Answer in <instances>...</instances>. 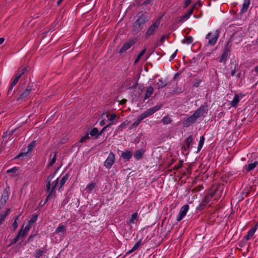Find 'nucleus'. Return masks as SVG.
I'll return each instance as SVG.
<instances>
[{
  "mask_svg": "<svg viewBox=\"0 0 258 258\" xmlns=\"http://www.w3.org/2000/svg\"><path fill=\"white\" fill-rule=\"evenodd\" d=\"M144 150L143 149H140L137 150L135 154H134V157L136 159H140L143 154H144Z\"/></svg>",
  "mask_w": 258,
  "mask_h": 258,
  "instance_id": "obj_20",
  "label": "nucleus"
},
{
  "mask_svg": "<svg viewBox=\"0 0 258 258\" xmlns=\"http://www.w3.org/2000/svg\"><path fill=\"white\" fill-rule=\"evenodd\" d=\"M213 197V194H209L206 195L204 198V202L206 203H208L210 200L212 199Z\"/></svg>",
  "mask_w": 258,
  "mask_h": 258,
  "instance_id": "obj_35",
  "label": "nucleus"
},
{
  "mask_svg": "<svg viewBox=\"0 0 258 258\" xmlns=\"http://www.w3.org/2000/svg\"><path fill=\"white\" fill-rule=\"evenodd\" d=\"M116 116L115 113H112L110 116H109L108 114L106 115V117L108 118V120L110 121L115 120Z\"/></svg>",
  "mask_w": 258,
  "mask_h": 258,
  "instance_id": "obj_41",
  "label": "nucleus"
},
{
  "mask_svg": "<svg viewBox=\"0 0 258 258\" xmlns=\"http://www.w3.org/2000/svg\"><path fill=\"white\" fill-rule=\"evenodd\" d=\"M121 156L123 159L129 160L132 157V153L129 151H126L125 152H122Z\"/></svg>",
  "mask_w": 258,
  "mask_h": 258,
  "instance_id": "obj_21",
  "label": "nucleus"
},
{
  "mask_svg": "<svg viewBox=\"0 0 258 258\" xmlns=\"http://www.w3.org/2000/svg\"><path fill=\"white\" fill-rule=\"evenodd\" d=\"M54 176V175H50L47 178L46 186L47 190L49 191L47 200H50L54 197V190L57 188H60L64 184L69 177V174L68 173L66 174L60 179L59 178H56L51 184V182Z\"/></svg>",
  "mask_w": 258,
  "mask_h": 258,
  "instance_id": "obj_1",
  "label": "nucleus"
},
{
  "mask_svg": "<svg viewBox=\"0 0 258 258\" xmlns=\"http://www.w3.org/2000/svg\"><path fill=\"white\" fill-rule=\"evenodd\" d=\"M19 79L17 78L16 77H15V79H14L13 81V83L10 87V88H9V90L8 91L9 92H10L12 90L13 87L16 85V84L18 83V81H19Z\"/></svg>",
  "mask_w": 258,
  "mask_h": 258,
  "instance_id": "obj_34",
  "label": "nucleus"
},
{
  "mask_svg": "<svg viewBox=\"0 0 258 258\" xmlns=\"http://www.w3.org/2000/svg\"><path fill=\"white\" fill-rule=\"evenodd\" d=\"M104 120H101L100 122H99V124L100 125H103L104 124Z\"/></svg>",
  "mask_w": 258,
  "mask_h": 258,
  "instance_id": "obj_55",
  "label": "nucleus"
},
{
  "mask_svg": "<svg viewBox=\"0 0 258 258\" xmlns=\"http://www.w3.org/2000/svg\"><path fill=\"white\" fill-rule=\"evenodd\" d=\"M228 57V52L227 51H225L222 55L220 58V62H225Z\"/></svg>",
  "mask_w": 258,
  "mask_h": 258,
  "instance_id": "obj_30",
  "label": "nucleus"
},
{
  "mask_svg": "<svg viewBox=\"0 0 258 258\" xmlns=\"http://www.w3.org/2000/svg\"><path fill=\"white\" fill-rule=\"evenodd\" d=\"M250 4V0H244V2L242 4V8L241 10V12L242 13L245 12L249 6Z\"/></svg>",
  "mask_w": 258,
  "mask_h": 258,
  "instance_id": "obj_17",
  "label": "nucleus"
},
{
  "mask_svg": "<svg viewBox=\"0 0 258 258\" xmlns=\"http://www.w3.org/2000/svg\"><path fill=\"white\" fill-rule=\"evenodd\" d=\"M90 139V137L89 136V134H86L84 136L82 137L80 141V143H83L84 142H85L87 140H89Z\"/></svg>",
  "mask_w": 258,
  "mask_h": 258,
  "instance_id": "obj_38",
  "label": "nucleus"
},
{
  "mask_svg": "<svg viewBox=\"0 0 258 258\" xmlns=\"http://www.w3.org/2000/svg\"><path fill=\"white\" fill-rule=\"evenodd\" d=\"M96 184L94 182L90 183L86 187V189L89 192H91L95 187Z\"/></svg>",
  "mask_w": 258,
  "mask_h": 258,
  "instance_id": "obj_29",
  "label": "nucleus"
},
{
  "mask_svg": "<svg viewBox=\"0 0 258 258\" xmlns=\"http://www.w3.org/2000/svg\"><path fill=\"white\" fill-rule=\"evenodd\" d=\"M30 228H31V226L30 225H29L28 224H27L23 229H22V228H21V230L20 231H22L21 236H22L23 237H25L26 236L27 234L28 233V232H29V231L30 230Z\"/></svg>",
  "mask_w": 258,
  "mask_h": 258,
  "instance_id": "obj_18",
  "label": "nucleus"
},
{
  "mask_svg": "<svg viewBox=\"0 0 258 258\" xmlns=\"http://www.w3.org/2000/svg\"><path fill=\"white\" fill-rule=\"evenodd\" d=\"M197 5V4H195L194 6L192 7V8L189 10V11L187 12L188 15L190 16L192 15V14L193 13L194 9L196 7Z\"/></svg>",
  "mask_w": 258,
  "mask_h": 258,
  "instance_id": "obj_46",
  "label": "nucleus"
},
{
  "mask_svg": "<svg viewBox=\"0 0 258 258\" xmlns=\"http://www.w3.org/2000/svg\"><path fill=\"white\" fill-rule=\"evenodd\" d=\"M10 209H7L5 212L2 213L0 215V225L5 221V218L10 213Z\"/></svg>",
  "mask_w": 258,
  "mask_h": 258,
  "instance_id": "obj_19",
  "label": "nucleus"
},
{
  "mask_svg": "<svg viewBox=\"0 0 258 258\" xmlns=\"http://www.w3.org/2000/svg\"><path fill=\"white\" fill-rule=\"evenodd\" d=\"M35 141H33L26 148L27 151L26 152L25 151V152L21 153L16 157V158H19L22 156H27L28 154L32 152V151L33 148L35 147Z\"/></svg>",
  "mask_w": 258,
  "mask_h": 258,
  "instance_id": "obj_7",
  "label": "nucleus"
},
{
  "mask_svg": "<svg viewBox=\"0 0 258 258\" xmlns=\"http://www.w3.org/2000/svg\"><path fill=\"white\" fill-rule=\"evenodd\" d=\"M15 169H16V168H13V169H11L8 170V172H11L12 171H13V170H15Z\"/></svg>",
  "mask_w": 258,
  "mask_h": 258,
  "instance_id": "obj_59",
  "label": "nucleus"
},
{
  "mask_svg": "<svg viewBox=\"0 0 258 258\" xmlns=\"http://www.w3.org/2000/svg\"><path fill=\"white\" fill-rule=\"evenodd\" d=\"M176 52H177V50L176 51H175L171 56H170V59H173L176 55Z\"/></svg>",
  "mask_w": 258,
  "mask_h": 258,
  "instance_id": "obj_51",
  "label": "nucleus"
},
{
  "mask_svg": "<svg viewBox=\"0 0 258 258\" xmlns=\"http://www.w3.org/2000/svg\"><path fill=\"white\" fill-rule=\"evenodd\" d=\"M50 157H52L49 163V166H52L56 161V154L55 153H52L50 154Z\"/></svg>",
  "mask_w": 258,
  "mask_h": 258,
  "instance_id": "obj_27",
  "label": "nucleus"
},
{
  "mask_svg": "<svg viewBox=\"0 0 258 258\" xmlns=\"http://www.w3.org/2000/svg\"><path fill=\"white\" fill-rule=\"evenodd\" d=\"M161 107V105H156L154 107L150 108L146 111L148 112V113L151 116L152 114H153L155 112L159 110L160 109Z\"/></svg>",
  "mask_w": 258,
  "mask_h": 258,
  "instance_id": "obj_15",
  "label": "nucleus"
},
{
  "mask_svg": "<svg viewBox=\"0 0 258 258\" xmlns=\"http://www.w3.org/2000/svg\"><path fill=\"white\" fill-rule=\"evenodd\" d=\"M26 71V68H22V69L19 70L18 73H20L21 75H23L25 72Z\"/></svg>",
  "mask_w": 258,
  "mask_h": 258,
  "instance_id": "obj_49",
  "label": "nucleus"
},
{
  "mask_svg": "<svg viewBox=\"0 0 258 258\" xmlns=\"http://www.w3.org/2000/svg\"><path fill=\"white\" fill-rule=\"evenodd\" d=\"M154 92V88L152 86H150L148 87L147 92L145 94V99H147L149 98L151 95Z\"/></svg>",
  "mask_w": 258,
  "mask_h": 258,
  "instance_id": "obj_22",
  "label": "nucleus"
},
{
  "mask_svg": "<svg viewBox=\"0 0 258 258\" xmlns=\"http://www.w3.org/2000/svg\"><path fill=\"white\" fill-rule=\"evenodd\" d=\"M190 15H188V14L187 13L181 17V20L182 21H185L187 20L190 17Z\"/></svg>",
  "mask_w": 258,
  "mask_h": 258,
  "instance_id": "obj_44",
  "label": "nucleus"
},
{
  "mask_svg": "<svg viewBox=\"0 0 258 258\" xmlns=\"http://www.w3.org/2000/svg\"><path fill=\"white\" fill-rule=\"evenodd\" d=\"M62 1H63V0H58V1H57V5H60V3H61V2H62Z\"/></svg>",
  "mask_w": 258,
  "mask_h": 258,
  "instance_id": "obj_58",
  "label": "nucleus"
},
{
  "mask_svg": "<svg viewBox=\"0 0 258 258\" xmlns=\"http://www.w3.org/2000/svg\"><path fill=\"white\" fill-rule=\"evenodd\" d=\"M19 216H18L16 218L13 223L12 227L14 230H16L18 227V221H19Z\"/></svg>",
  "mask_w": 258,
  "mask_h": 258,
  "instance_id": "obj_37",
  "label": "nucleus"
},
{
  "mask_svg": "<svg viewBox=\"0 0 258 258\" xmlns=\"http://www.w3.org/2000/svg\"><path fill=\"white\" fill-rule=\"evenodd\" d=\"M143 120L142 118L139 116L136 121H135L132 125L131 128L133 129L134 128L136 127L139 125L140 122Z\"/></svg>",
  "mask_w": 258,
  "mask_h": 258,
  "instance_id": "obj_26",
  "label": "nucleus"
},
{
  "mask_svg": "<svg viewBox=\"0 0 258 258\" xmlns=\"http://www.w3.org/2000/svg\"><path fill=\"white\" fill-rule=\"evenodd\" d=\"M135 41L133 40L124 43L122 46L121 47V48H120V49L119 50V52L121 53L125 52L127 49L130 48L131 46L135 44Z\"/></svg>",
  "mask_w": 258,
  "mask_h": 258,
  "instance_id": "obj_10",
  "label": "nucleus"
},
{
  "mask_svg": "<svg viewBox=\"0 0 258 258\" xmlns=\"http://www.w3.org/2000/svg\"><path fill=\"white\" fill-rule=\"evenodd\" d=\"M160 24V20L159 19L155 20L147 30L146 32V36L149 37L153 34L155 31V30L159 27Z\"/></svg>",
  "mask_w": 258,
  "mask_h": 258,
  "instance_id": "obj_4",
  "label": "nucleus"
},
{
  "mask_svg": "<svg viewBox=\"0 0 258 258\" xmlns=\"http://www.w3.org/2000/svg\"><path fill=\"white\" fill-rule=\"evenodd\" d=\"M243 95L242 94H236L233 100L231 101V105L232 107H236L240 100L243 98Z\"/></svg>",
  "mask_w": 258,
  "mask_h": 258,
  "instance_id": "obj_9",
  "label": "nucleus"
},
{
  "mask_svg": "<svg viewBox=\"0 0 258 258\" xmlns=\"http://www.w3.org/2000/svg\"><path fill=\"white\" fill-rule=\"evenodd\" d=\"M111 125V123H109L108 124H107V125H106L105 127H104L102 130L101 131H100V133H99V135H101L102 134V133L106 129V128H107L108 127L110 126V125Z\"/></svg>",
  "mask_w": 258,
  "mask_h": 258,
  "instance_id": "obj_47",
  "label": "nucleus"
},
{
  "mask_svg": "<svg viewBox=\"0 0 258 258\" xmlns=\"http://www.w3.org/2000/svg\"><path fill=\"white\" fill-rule=\"evenodd\" d=\"M129 122L128 121H124L121 125V127H124L125 126L127 125L128 124Z\"/></svg>",
  "mask_w": 258,
  "mask_h": 258,
  "instance_id": "obj_50",
  "label": "nucleus"
},
{
  "mask_svg": "<svg viewBox=\"0 0 258 258\" xmlns=\"http://www.w3.org/2000/svg\"><path fill=\"white\" fill-rule=\"evenodd\" d=\"M4 41V38H0V45L2 44Z\"/></svg>",
  "mask_w": 258,
  "mask_h": 258,
  "instance_id": "obj_54",
  "label": "nucleus"
},
{
  "mask_svg": "<svg viewBox=\"0 0 258 258\" xmlns=\"http://www.w3.org/2000/svg\"><path fill=\"white\" fill-rule=\"evenodd\" d=\"M193 41V39L191 37H188L186 38L185 39L183 40V43H185L186 44H189L191 43Z\"/></svg>",
  "mask_w": 258,
  "mask_h": 258,
  "instance_id": "obj_39",
  "label": "nucleus"
},
{
  "mask_svg": "<svg viewBox=\"0 0 258 258\" xmlns=\"http://www.w3.org/2000/svg\"><path fill=\"white\" fill-rule=\"evenodd\" d=\"M205 113V109L204 107H201L197 109L194 113V115L195 116L196 119L202 117Z\"/></svg>",
  "mask_w": 258,
  "mask_h": 258,
  "instance_id": "obj_13",
  "label": "nucleus"
},
{
  "mask_svg": "<svg viewBox=\"0 0 258 258\" xmlns=\"http://www.w3.org/2000/svg\"><path fill=\"white\" fill-rule=\"evenodd\" d=\"M37 219V215H33V217L29 220L28 224L29 225L31 226V225L35 222Z\"/></svg>",
  "mask_w": 258,
  "mask_h": 258,
  "instance_id": "obj_32",
  "label": "nucleus"
},
{
  "mask_svg": "<svg viewBox=\"0 0 258 258\" xmlns=\"http://www.w3.org/2000/svg\"><path fill=\"white\" fill-rule=\"evenodd\" d=\"M66 229V226L62 224V223H61L59 224L58 226L57 227V228L55 230V232L57 233H59L60 232H64Z\"/></svg>",
  "mask_w": 258,
  "mask_h": 258,
  "instance_id": "obj_23",
  "label": "nucleus"
},
{
  "mask_svg": "<svg viewBox=\"0 0 258 258\" xmlns=\"http://www.w3.org/2000/svg\"><path fill=\"white\" fill-rule=\"evenodd\" d=\"M219 36V32L218 30L214 32L209 33L206 37V39L208 40V44L211 45H214L217 42Z\"/></svg>",
  "mask_w": 258,
  "mask_h": 258,
  "instance_id": "obj_3",
  "label": "nucleus"
},
{
  "mask_svg": "<svg viewBox=\"0 0 258 258\" xmlns=\"http://www.w3.org/2000/svg\"><path fill=\"white\" fill-rule=\"evenodd\" d=\"M55 258H57V257H55Z\"/></svg>",
  "mask_w": 258,
  "mask_h": 258,
  "instance_id": "obj_60",
  "label": "nucleus"
},
{
  "mask_svg": "<svg viewBox=\"0 0 258 258\" xmlns=\"http://www.w3.org/2000/svg\"><path fill=\"white\" fill-rule=\"evenodd\" d=\"M21 232L22 231H20L17 236L16 237H15L11 242L10 244V245H13L15 243H16L18 240V239H19V237L20 236H21Z\"/></svg>",
  "mask_w": 258,
  "mask_h": 258,
  "instance_id": "obj_33",
  "label": "nucleus"
},
{
  "mask_svg": "<svg viewBox=\"0 0 258 258\" xmlns=\"http://www.w3.org/2000/svg\"><path fill=\"white\" fill-rule=\"evenodd\" d=\"M115 162V155L110 152L104 163V166L108 169L111 168Z\"/></svg>",
  "mask_w": 258,
  "mask_h": 258,
  "instance_id": "obj_5",
  "label": "nucleus"
},
{
  "mask_svg": "<svg viewBox=\"0 0 258 258\" xmlns=\"http://www.w3.org/2000/svg\"><path fill=\"white\" fill-rule=\"evenodd\" d=\"M191 0H185L184 2V8H186L190 4Z\"/></svg>",
  "mask_w": 258,
  "mask_h": 258,
  "instance_id": "obj_48",
  "label": "nucleus"
},
{
  "mask_svg": "<svg viewBox=\"0 0 258 258\" xmlns=\"http://www.w3.org/2000/svg\"><path fill=\"white\" fill-rule=\"evenodd\" d=\"M43 253V251L41 250H37L35 254V256L37 258L40 257Z\"/></svg>",
  "mask_w": 258,
  "mask_h": 258,
  "instance_id": "obj_40",
  "label": "nucleus"
},
{
  "mask_svg": "<svg viewBox=\"0 0 258 258\" xmlns=\"http://www.w3.org/2000/svg\"><path fill=\"white\" fill-rule=\"evenodd\" d=\"M90 135L92 137H95V138L97 139L98 136V135H99L98 130L97 128H96V127L93 128L90 131Z\"/></svg>",
  "mask_w": 258,
  "mask_h": 258,
  "instance_id": "obj_25",
  "label": "nucleus"
},
{
  "mask_svg": "<svg viewBox=\"0 0 258 258\" xmlns=\"http://www.w3.org/2000/svg\"><path fill=\"white\" fill-rule=\"evenodd\" d=\"M192 138L191 136H189L186 140V145L187 147H188L190 144V143L192 142Z\"/></svg>",
  "mask_w": 258,
  "mask_h": 258,
  "instance_id": "obj_45",
  "label": "nucleus"
},
{
  "mask_svg": "<svg viewBox=\"0 0 258 258\" xmlns=\"http://www.w3.org/2000/svg\"><path fill=\"white\" fill-rule=\"evenodd\" d=\"M171 120L170 119L169 117H164L162 119V122L164 124H168L170 122Z\"/></svg>",
  "mask_w": 258,
  "mask_h": 258,
  "instance_id": "obj_43",
  "label": "nucleus"
},
{
  "mask_svg": "<svg viewBox=\"0 0 258 258\" xmlns=\"http://www.w3.org/2000/svg\"><path fill=\"white\" fill-rule=\"evenodd\" d=\"M148 21V16L146 13L141 14L138 19L135 21L134 28L135 30L141 29L144 25Z\"/></svg>",
  "mask_w": 258,
  "mask_h": 258,
  "instance_id": "obj_2",
  "label": "nucleus"
},
{
  "mask_svg": "<svg viewBox=\"0 0 258 258\" xmlns=\"http://www.w3.org/2000/svg\"><path fill=\"white\" fill-rule=\"evenodd\" d=\"M33 236L31 235V236L29 237V238H28V241H31V240H32V238H33Z\"/></svg>",
  "mask_w": 258,
  "mask_h": 258,
  "instance_id": "obj_57",
  "label": "nucleus"
},
{
  "mask_svg": "<svg viewBox=\"0 0 258 258\" xmlns=\"http://www.w3.org/2000/svg\"><path fill=\"white\" fill-rule=\"evenodd\" d=\"M235 74V70H232L231 73V76H233Z\"/></svg>",
  "mask_w": 258,
  "mask_h": 258,
  "instance_id": "obj_53",
  "label": "nucleus"
},
{
  "mask_svg": "<svg viewBox=\"0 0 258 258\" xmlns=\"http://www.w3.org/2000/svg\"><path fill=\"white\" fill-rule=\"evenodd\" d=\"M22 75H21L20 73L18 72L16 77L19 79L22 77Z\"/></svg>",
  "mask_w": 258,
  "mask_h": 258,
  "instance_id": "obj_52",
  "label": "nucleus"
},
{
  "mask_svg": "<svg viewBox=\"0 0 258 258\" xmlns=\"http://www.w3.org/2000/svg\"><path fill=\"white\" fill-rule=\"evenodd\" d=\"M9 199V194L7 191H4L0 199V207H3Z\"/></svg>",
  "mask_w": 258,
  "mask_h": 258,
  "instance_id": "obj_12",
  "label": "nucleus"
},
{
  "mask_svg": "<svg viewBox=\"0 0 258 258\" xmlns=\"http://www.w3.org/2000/svg\"><path fill=\"white\" fill-rule=\"evenodd\" d=\"M257 228L258 223H256L253 227H252L248 230V231L247 233V234L244 236V238L245 239V240H248L250 239L252 237L253 235L255 233Z\"/></svg>",
  "mask_w": 258,
  "mask_h": 258,
  "instance_id": "obj_8",
  "label": "nucleus"
},
{
  "mask_svg": "<svg viewBox=\"0 0 258 258\" xmlns=\"http://www.w3.org/2000/svg\"><path fill=\"white\" fill-rule=\"evenodd\" d=\"M204 141H205V138L204 137V136H202L200 138V140L199 145H198V151H200L201 150V149L202 148L204 143Z\"/></svg>",
  "mask_w": 258,
  "mask_h": 258,
  "instance_id": "obj_28",
  "label": "nucleus"
},
{
  "mask_svg": "<svg viewBox=\"0 0 258 258\" xmlns=\"http://www.w3.org/2000/svg\"><path fill=\"white\" fill-rule=\"evenodd\" d=\"M138 214L137 213H134L132 215L131 218L130 220V223H134L135 220L137 219Z\"/></svg>",
  "mask_w": 258,
  "mask_h": 258,
  "instance_id": "obj_36",
  "label": "nucleus"
},
{
  "mask_svg": "<svg viewBox=\"0 0 258 258\" xmlns=\"http://www.w3.org/2000/svg\"><path fill=\"white\" fill-rule=\"evenodd\" d=\"M255 71L258 73V65L255 67Z\"/></svg>",
  "mask_w": 258,
  "mask_h": 258,
  "instance_id": "obj_56",
  "label": "nucleus"
},
{
  "mask_svg": "<svg viewBox=\"0 0 258 258\" xmlns=\"http://www.w3.org/2000/svg\"><path fill=\"white\" fill-rule=\"evenodd\" d=\"M146 51V48L143 49L142 51L137 55L136 58L135 60V64H137L139 60L141 59L143 55L145 54V52Z\"/></svg>",
  "mask_w": 258,
  "mask_h": 258,
  "instance_id": "obj_24",
  "label": "nucleus"
},
{
  "mask_svg": "<svg viewBox=\"0 0 258 258\" xmlns=\"http://www.w3.org/2000/svg\"><path fill=\"white\" fill-rule=\"evenodd\" d=\"M140 116L143 120L145 118H146V117L150 116V115L148 113V112L147 111H146L144 112L143 113H142Z\"/></svg>",
  "mask_w": 258,
  "mask_h": 258,
  "instance_id": "obj_42",
  "label": "nucleus"
},
{
  "mask_svg": "<svg viewBox=\"0 0 258 258\" xmlns=\"http://www.w3.org/2000/svg\"><path fill=\"white\" fill-rule=\"evenodd\" d=\"M32 90V87L30 86H28L26 89L21 94V98H25L27 97Z\"/></svg>",
  "mask_w": 258,
  "mask_h": 258,
  "instance_id": "obj_16",
  "label": "nucleus"
},
{
  "mask_svg": "<svg viewBox=\"0 0 258 258\" xmlns=\"http://www.w3.org/2000/svg\"><path fill=\"white\" fill-rule=\"evenodd\" d=\"M140 245V241L137 242L134 245V246L133 247V248L127 252V253H131L135 251L139 248Z\"/></svg>",
  "mask_w": 258,
  "mask_h": 258,
  "instance_id": "obj_31",
  "label": "nucleus"
},
{
  "mask_svg": "<svg viewBox=\"0 0 258 258\" xmlns=\"http://www.w3.org/2000/svg\"><path fill=\"white\" fill-rule=\"evenodd\" d=\"M257 165H258V162L255 161L253 163H251L248 164L247 165H245L244 166V169L247 172H250V171L254 169Z\"/></svg>",
  "mask_w": 258,
  "mask_h": 258,
  "instance_id": "obj_14",
  "label": "nucleus"
},
{
  "mask_svg": "<svg viewBox=\"0 0 258 258\" xmlns=\"http://www.w3.org/2000/svg\"><path fill=\"white\" fill-rule=\"evenodd\" d=\"M196 118H195L194 114L191 116L188 117L183 122L184 126H189L190 124H193L196 120Z\"/></svg>",
  "mask_w": 258,
  "mask_h": 258,
  "instance_id": "obj_11",
  "label": "nucleus"
},
{
  "mask_svg": "<svg viewBox=\"0 0 258 258\" xmlns=\"http://www.w3.org/2000/svg\"><path fill=\"white\" fill-rule=\"evenodd\" d=\"M189 210V206L187 204L183 205L180 209V211L177 216V221H181L186 215Z\"/></svg>",
  "mask_w": 258,
  "mask_h": 258,
  "instance_id": "obj_6",
  "label": "nucleus"
}]
</instances>
